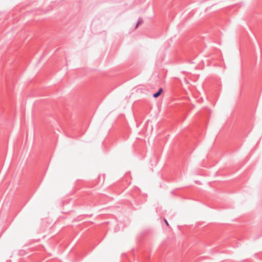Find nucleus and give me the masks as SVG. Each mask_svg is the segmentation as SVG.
Here are the masks:
<instances>
[{"instance_id":"f257e3e1","label":"nucleus","mask_w":262,"mask_h":262,"mask_svg":"<svg viewBox=\"0 0 262 262\" xmlns=\"http://www.w3.org/2000/svg\"><path fill=\"white\" fill-rule=\"evenodd\" d=\"M162 91H163V90H162V88L159 89V90H158V91L157 92H156V93H155V94H154V95H153V97H154V98H157V97H158L160 95V94H161V93L162 92Z\"/></svg>"},{"instance_id":"f03ea898","label":"nucleus","mask_w":262,"mask_h":262,"mask_svg":"<svg viewBox=\"0 0 262 262\" xmlns=\"http://www.w3.org/2000/svg\"><path fill=\"white\" fill-rule=\"evenodd\" d=\"M143 23V20L141 18L139 19L138 21H137L135 28H137L140 25L142 24Z\"/></svg>"},{"instance_id":"7ed1b4c3","label":"nucleus","mask_w":262,"mask_h":262,"mask_svg":"<svg viewBox=\"0 0 262 262\" xmlns=\"http://www.w3.org/2000/svg\"><path fill=\"white\" fill-rule=\"evenodd\" d=\"M164 222L167 226L169 225L167 221L166 220H164Z\"/></svg>"}]
</instances>
